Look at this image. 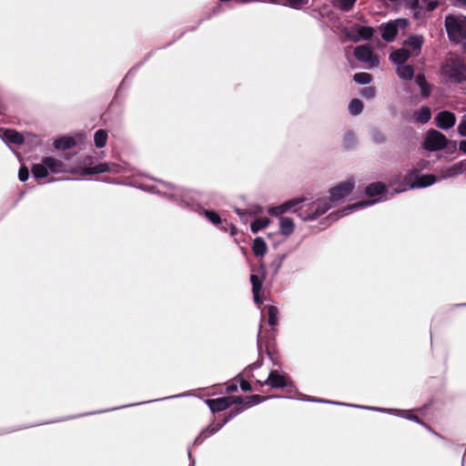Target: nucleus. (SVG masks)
Instances as JSON below:
<instances>
[{
    "instance_id": "1",
    "label": "nucleus",
    "mask_w": 466,
    "mask_h": 466,
    "mask_svg": "<svg viewBox=\"0 0 466 466\" xmlns=\"http://www.w3.org/2000/svg\"><path fill=\"white\" fill-rule=\"evenodd\" d=\"M299 204L294 212L303 221L316 220L334 207L328 196L315 199L297 198Z\"/></svg>"
},
{
    "instance_id": "2",
    "label": "nucleus",
    "mask_w": 466,
    "mask_h": 466,
    "mask_svg": "<svg viewBox=\"0 0 466 466\" xmlns=\"http://www.w3.org/2000/svg\"><path fill=\"white\" fill-rule=\"evenodd\" d=\"M441 74L451 84L466 81V59L457 55L448 57L441 66Z\"/></svg>"
},
{
    "instance_id": "3",
    "label": "nucleus",
    "mask_w": 466,
    "mask_h": 466,
    "mask_svg": "<svg viewBox=\"0 0 466 466\" xmlns=\"http://www.w3.org/2000/svg\"><path fill=\"white\" fill-rule=\"evenodd\" d=\"M32 173L35 178H45L49 174L60 173H77L75 169L66 167V165L61 159L54 157H45L40 163L35 164L32 167Z\"/></svg>"
},
{
    "instance_id": "4",
    "label": "nucleus",
    "mask_w": 466,
    "mask_h": 466,
    "mask_svg": "<svg viewBox=\"0 0 466 466\" xmlns=\"http://www.w3.org/2000/svg\"><path fill=\"white\" fill-rule=\"evenodd\" d=\"M456 147V141H450L445 135L435 129L428 130L423 141V147L429 151H438L445 147H450L453 151Z\"/></svg>"
},
{
    "instance_id": "5",
    "label": "nucleus",
    "mask_w": 466,
    "mask_h": 466,
    "mask_svg": "<svg viewBox=\"0 0 466 466\" xmlns=\"http://www.w3.org/2000/svg\"><path fill=\"white\" fill-rule=\"evenodd\" d=\"M126 172L124 167L118 166L115 163H99L96 165H94L92 162V157H86L83 162L82 166L80 167V174L81 175H96V174H103V173H114V174H119Z\"/></svg>"
},
{
    "instance_id": "6",
    "label": "nucleus",
    "mask_w": 466,
    "mask_h": 466,
    "mask_svg": "<svg viewBox=\"0 0 466 466\" xmlns=\"http://www.w3.org/2000/svg\"><path fill=\"white\" fill-rule=\"evenodd\" d=\"M445 28L451 41L460 42L466 39V16L447 15Z\"/></svg>"
},
{
    "instance_id": "7",
    "label": "nucleus",
    "mask_w": 466,
    "mask_h": 466,
    "mask_svg": "<svg viewBox=\"0 0 466 466\" xmlns=\"http://www.w3.org/2000/svg\"><path fill=\"white\" fill-rule=\"evenodd\" d=\"M358 182V177L355 176H351L344 180L339 181L334 187H330L329 190L328 197L329 198L333 205L349 197L353 192Z\"/></svg>"
},
{
    "instance_id": "8",
    "label": "nucleus",
    "mask_w": 466,
    "mask_h": 466,
    "mask_svg": "<svg viewBox=\"0 0 466 466\" xmlns=\"http://www.w3.org/2000/svg\"><path fill=\"white\" fill-rule=\"evenodd\" d=\"M409 25V21L406 18H398L391 20L385 25H380V36L386 42H391L394 40L398 30L405 29Z\"/></svg>"
},
{
    "instance_id": "9",
    "label": "nucleus",
    "mask_w": 466,
    "mask_h": 466,
    "mask_svg": "<svg viewBox=\"0 0 466 466\" xmlns=\"http://www.w3.org/2000/svg\"><path fill=\"white\" fill-rule=\"evenodd\" d=\"M157 192L164 194L165 196L170 198L171 199L175 201H179L181 203H184L185 205L188 206L190 204L186 197V192L183 189L176 187L170 184L161 183L157 187Z\"/></svg>"
},
{
    "instance_id": "10",
    "label": "nucleus",
    "mask_w": 466,
    "mask_h": 466,
    "mask_svg": "<svg viewBox=\"0 0 466 466\" xmlns=\"http://www.w3.org/2000/svg\"><path fill=\"white\" fill-rule=\"evenodd\" d=\"M345 35L350 40L358 42L371 37L373 30L370 26L353 25L345 30Z\"/></svg>"
},
{
    "instance_id": "11",
    "label": "nucleus",
    "mask_w": 466,
    "mask_h": 466,
    "mask_svg": "<svg viewBox=\"0 0 466 466\" xmlns=\"http://www.w3.org/2000/svg\"><path fill=\"white\" fill-rule=\"evenodd\" d=\"M260 385H269L272 388H284L290 385V380L288 376L279 373L278 370L270 371L265 381H258Z\"/></svg>"
},
{
    "instance_id": "12",
    "label": "nucleus",
    "mask_w": 466,
    "mask_h": 466,
    "mask_svg": "<svg viewBox=\"0 0 466 466\" xmlns=\"http://www.w3.org/2000/svg\"><path fill=\"white\" fill-rule=\"evenodd\" d=\"M240 402V398L235 397H223L214 400H207L206 403L212 412H218L225 410L233 403Z\"/></svg>"
},
{
    "instance_id": "13",
    "label": "nucleus",
    "mask_w": 466,
    "mask_h": 466,
    "mask_svg": "<svg viewBox=\"0 0 466 466\" xmlns=\"http://www.w3.org/2000/svg\"><path fill=\"white\" fill-rule=\"evenodd\" d=\"M434 121L439 128L447 130L456 124V116L451 111L444 110L436 115Z\"/></svg>"
},
{
    "instance_id": "14",
    "label": "nucleus",
    "mask_w": 466,
    "mask_h": 466,
    "mask_svg": "<svg viewBox=\"0 0 466 466\" xmlns=\"http://www.w3.org/2000/svg\"><path fill=\"white\" fill-rule=\"evenodd\" d=\"M356 58L369 66L375 65V56L367 46H360L354 51Z\"/></svg>"
},
{
    "instance_id": "15",
    "label": "nucleus",
    "mask_w": 466,
    "mask_h": 466,
    "mask_svg": "<svg viewBox=\"0 0 466 466\" xmlns=\"http://www.w3.org/2000/svg\"><path fill=\"white\" fill-rule=\"evenodd\" d=\"M299 202L300 201L298 200L297 198L290 199L279 206L270 208L268 209V214L271 216H276V217H279V218L283 217L282 215L289 210H292L294 212V209L297 208Z\"/></svg>"
},
{
    "instance_id": "16",
    "label": "nucleus",
    "mask_w": 466,
    "mask_h": 466,
    "mask_svg": "<svg viewBox=\"0 0 466 466\" xmlns=\"http://www.w3.org/2000/svg\"><path fill=\"white\" fill-rule=\"evenodd\" d=\"M0 137L5 143H13L16 145H21L25 141L24 136L13 129H0Z\"/></svg>"
},
{
    "instance_id": "17",
    "label": "nucleus",
    "mask_w": 466,
    "mask_h": 466,
    "mask_svg": "<svg viewBox=\"0 0 466 466\" xmlns=\"http://www.w3.org/2000/svg\"><path fill=\"white\" fill-rule=\"evenodd\" d=\"M375 203H376V200H372V201H360L358 203L349 205L345 208H343L341 211H339V217H343L344 215L354 212L360 208L369 207ZM332 216L335 217V219H337L339 218V215H337V214H331L330 217H332Z\"/></svg>"
},
{
    "instance_id": "18",
    "label": "nucleus",
    "mask_w": 466,
    "mask_h": 466,
    "mask_svg": "<svg viewBox=\"0 0 466 466\" xmlns=\"http://www.w3.org/2000/svg\"><path fill=\"white\" fill-rule=\"evenodd\" d=\"M263 276H258L256 274H252L250 276V281L252 284V292L254 296V300L257 304H259L260 301V291L262 289V284H263Z\"/></svg>"
},
{
    "instance_id": "19",
    "label": "nucleus",
    "mask_w": 466,
    "mask_h": 466,
    "mask_svg": "<svg viewBox=\"0 0 466 466\" xmlns=\"http://www.w3.org/2000/svg\"><path fill=\"white\" fill-rule=\"evenodd\" d=\"M295 230V223L292 218L288 217L279 218V232L285 237L290 236Z\"/></svg>"
},
{
    "instance_id": "20",
    "label": "nucleus",
    "mask_w": 466,
    "mask_h": 466,
    "mask_svg": "<svg viewBox=\"0 0 466 466\" xmlns=\"http://www.w3.org/2000/svg\"><path fill=\"white\" fill-rule=\"evenodd\" d=\"M415 82L420 88L421 96L428 97L431 92V86L427 82L424 74H418L415 77Z\"/></svg>"
},
{
    "instance_id": "21",
    "label": "nucleus",
    "mask_w": 466,
    "mask_h": 466,
    "mask_svg": "<svg viewBox=\"0 0 466 466\" xmlns=\"http://www.w3.org/2000/svg\"><path fill=\"white\" fill-rule=\"evenodd\" d=\"M252 251L256 257H264L268 251V246L262 238H256L252 243Z\"/></svg>"
},
{
    "instance_id": "22",
    "label": "nucleus",
    "mask_w": 466,
    "mask_h": 466,
    "mask_svg": "<svg viewBox=\"0 0 466 466\" xmlns=\"http://www.w3.org/2000/svg\"><path fill=\"white\" fill-rule=\"evenodd\" d=\"M436 181V177L434 175H422L418 177L414 182H412L410 187H425L432 185Z\"/></svg>"
},
{
    "instance_id": "23",
    "label": "nucleus",
    "mask_w": 466,
    "mask_h": 466,
    "mask_svg": "<svg viewBox=\"0 0 466 466\" xmlns=\"http://www.w3.org/2000/svg\"><path fill=\"white\" fill-rule=\"evenodd\" d=\"M389 188H392V191H393L391 193V196H392L393 194H398V193L405 191L407 187L404 184L399 185L398 187H393L392 185H390V187H387L385 184L380 182V201H383V200H386L389 198V197H388Z\"/></svg>"
},
{
    "instance_id": "24",
    "label": "nucleus",
    "mask_w": 466,
    "mask_h": 466,
    "mask_svg": "<svg viewBox=\"0 0 466 466\" xmlns=\"http://www.w3.org/2000/svg\"><path fill=\"white\" fill-rule=\"evenodd\" d=\"M413 116L416 122L426 124L431 117V110L429 106H424L419 110L415 111Z\"/></svg>"
},
{
    "instance_id": "25",
    "label": "nucleus",
    "mask_w": 466,
    "mask_h": 466,
    "mask_svg": "<svg viewBox=\"0 0 466 466\" xmlns=\"http://www.w3.org/2000/svg\"><path fill=\"white\" fill-rule=\"evenodd\" d=\"M409 57L410 52L405 49L395 50L390 56V58L399 66L404 65Z\"/></svg>"
},
{
    "instance_id": "26",
    "label": "nucleus",
    "mask_w": 466,
    "mask_h": 466,
    "mask_svg": "<svg viewBox=\"0 0 466 466\" xmlns=\"http://www.w3.org/2000/svg\"><path fill=\"white\" fill-rule=\"evenodd\" d=\"M222 426H223V424H217V425L209 426L196 438L195 442L196 443L202 442L207 437L211 436V435L215 434L216 432H218L222 428Z\"/></svg>"
},
{
    "instance_id": "27",
    "label": "nucleus",
    "mask_w": 466,
    "mask_h": 466,
    "mask_svg": "<svg viewBox=\"0 0 466 466\" xmlns=\"http://www.w3.org/2000/svg\"><path fill=\"white\" fill-rule=\"evenodd\" d=\"M397 72L399 76L405 80H410L414 76V69L410 65L398 66Z\"/></svg>"
},
{
    "instance_id": "28",
    "label": "nucleus",
    "mask_w": 466,
    "mask_h": 466,
    "mask_svg": "<svg viewBox=\"0 0 466 466\" xmlns=\"http://www.w3.org/2000/svg\"><path fill=\"white\" fill-rule=\"evenodd\" d=\"M269 218L266 217L256 218L250 225L251 231L253 233H257L266 228L269 225Z\"/></svg>"
},
{
    "instance_id": "29",
    "label": "nucleus",
    "mask_w": 466,
    "mask_h": 466,
    "mask_svg": "<svg viewBox=\"0 0 466 466\" xmlns=\"http://www.w3.org/2000/svg\"><path fill=\"white\" fill-rule=\"evenodd\" d=\"M75 145V140L74 138L70 137H60L58 139H56L55 142H54V147L56 148V149H67L71 147H73Z\"/></svg>"
},
{
    "instance_id": "30",
    "label": "nucleus",
    "mask_w": 466,
    "mask_h": 466,
    "mask_svg": "<svg viewBox=\"0 0 466 466\" xmlns=\"http://www.w3.org/2000/svg\"><path fill=\"white\" fill-rule=\"evenodd\" d=\"M357 0H332V5L341 11L347 12L352 9Z\"/></svg>"
},
{
    "instance_id": "31",
    "label": "nucleus",
    "mask_w": 466,
    "mask_h": 466,
    "mask_svg": "<svg viewBox=\"0 0 466 466\" xmlns=\"http://www.w3.org/2000/svg\"><path fill=\"white\" fill-rule=\"evenodd\" d=\"M95 145L101 148L104 147L107 141V133L103 129H98L94 135Z\"/></svg>"
},
{
    "instance_id": "32",
    "label": "nucleus",
    "mask_w": 466,
    "mask_h": 466,
    "mask_svg": "<svg viewBox=\"0 0 466 466\" xmlns=\"http://www.w3.org/2000/svg\"><path fill=\"white\" fill-rule=\"evenodd\" d=\"M362 109L363 104L358 98L352 99L349 104V111L352 116L360 115L362 112Z\"/></svg>"
},
{
    "instance_id": "33",
    "label": "nucleus",
    "mask_w": 466,
    "mask_h": 466,
    "mask_svg": "<svg viewBox=\"0 0 466 466\" xmlns=\"http://www.w3.org/2000/svg\"><path fill=\"white\" fill-rule=\"evenodd\" d=\"M268 324L270 326H276L279 321V309L275 306H268Z\"/></svg>"
},
{
    "instance_id": "34",
    "label": "nucleus",
    "mask_w": 466,
    "mask_h": 466,
    "mask_svg": "<svg viewBox=\"0 0 466 466\" xmlns=\"http://www.w3.org/2000/svg\"><path fill=\"white\" fill-rule=\"evenodd\" d=\"M266 398H261L258 395H252V396L246 398L244 400H242L240 399L239 403H244L246 408H249V407H252V406L263 401Z\"/></svg>"
},
{
    "instance_id": "35",
    "label": "nucleus",
    "mask_w": 466,
    "mask_h": 466,
    "mask_svg": "<svg viewBox=\"0 0 466 466\" xmlns=\"http://www.w3.org/2000/svg\"><path fill=\"white\" fill-rule=\"evenodd\" d=\"M353 79L358 84L366 85L371 81V76L369 73L361 72L355 74Z\"/></svg>"
},
{
    "instance_id": "36",
    "label": "nucleus",
    "mask_w": 466,
    "mask_h": 466,
    "mask_svg": "<svg viewBox=\"0 0 466 466\" xmlns=\"http://www.w3.org/2000/svg\"><path fill=\"white\" fill-rule=\"evenodd\" d=\"M309 0H284L283 5L293 9H300L308 5Z\"/></svg>"
},
{
    "instance_id": "37",
    "label": "nucleus",
    "mask_w": 466,
    "mask_h": 466,
    "mask_svg": "<svg viewBox=\"0 0 466 466\" xmlns=\"http://www.w3.org/2000/svg\"><path fill=\"white\" fill-rule=\"evenodd\" d=\"M204 215L214 225H218L221 223L219 215L213 210H205Z\"/></svg>"
},
{
    "instance_id": "38",
    "label": "nucleus",
    "mask_w": 466,
    "mask_h": 466,
    "mask_svg": "<svg viewBox=\"0 0 466 466\" xmlns=\"http://www.w3.org/2000/svg\"><path fill=\"white\" fill-rule=\"evenodd\" d=\"M365 194L369 197H375L379 195V183H371L365 188Z\"/></svg>"
},
{
    "instance_id": "39",
    "label": "nucleus",
    "mask_w": 466,
    "mask_h": 466,
    "mask_svg": "<svg viewBox=\"0 0 466 466\" xmlns=\"http://www.w3.org/2000/svg\"><path fill=\"white\" fill-rule=\"evenodd\" d=\"M285 258H286V255L282 254V255L278 256L272 261L271 267L274 268L275 272H278L281 268L283 261L285 260Z\"/></svg>"
},
{
    "instance_id": "40",
    "label": "nucleus",
    "mask_w": 466,
    "mask_h": 466,
    "mask_svg": "<svg viewBox=\"0 0 466 466\" xmlns=\"http://www.w3.org/2000/svg\"><path fill=\"white\" fill-rule=\"evenodd\" d=\"M361 96L365 98H372L376 95V88L373 86H366L361 89Z\"/></svg>"
},
{
    "instance_id": "41",
    "label": "nucleus",
    "mask_w": 466,
    "mask_h": 466,
    "mask_svg": "<svg viewBox=\"0 0 466 466\" xmlns=\"http://www.w3.org/2000/svg\"><path fill=\"white\" fill-rule=\"evenodd\" d=\"M457 130L461 136L466 137V115H464L461 117V120L457 127Z\"/></svg>"
},
{
    "instance_id": "42",
    "label": "nucleus",
    "mask_w": 466,
    "mask_h": 466,
    "mask_svg": "<svg viewBox=\"0 0 466 466\" xmlns=\"http://www.w3.org/2000/svg\"><path fill=\"white\" fill-rule=\"evenodd\" d=\"M426 5L427 11H433L439 5L438 0H421Z\"/></svg>"
},
{
    "instance_id": "43",
    "label": "nucleus",
    "mask_w": 466,
    "mask_h": 466,
    "mask_svg": "<svg viewBox=\"0 0 466 466\" xmlns=\"http://www.w3.org/2000/svg\"><path fill=\"white\" fill-rule=\"evenodd\" d=\"M409 45L412 46L413 49H420L422 45V41L416 36L410 37L409 40Z\"/></svg>"
},
{
    "instance_id": "44",
    "label": "nucleus",
    "mask_w": 466,
    "mask_h": 466,
    "mask_svg": "<svg viewBox=\"0 0 466 466\" xmlns=\"http://www.w3.org/2000/svg\"><path fill=\"white\" fill-rule=\"evenodd\" d=\"M18 177L21 181H25L29 177V171L25 167H22L18 172Z\"/></svg>"
},
{
    "instance_id": "45",
    "label": "nucleus",
    "mask_w": 466,
    "mask_h": 466,
    "mask_svg": "<svg viewBox=\"0 0 466 466\" xmlns=\"http://www.w3.org/2000/svg\"><path fill=\"white\" fill-rule=\"evenodd\" d=\"M406 5L413 10L420 8L419 0H405Z\"/></svg>"
},
{
    "instance_id": "46",
    "label": "nucleus",
    "mask_w": 466,
    "mask_h": 466,
    "mask_svg": "<svg viewBox=\"0 0 466 466\" xmlns=\"http://www.w3.org/2000/svg\"><path fill=\"white\" fill-rule=\"evenodd\" d=\"M451 175H456L461 172V163L455 164L451 169Z\"/></svg>"
},
{
    "instance_id": "47",
    "label": "nucleus",
    "mask_w": 466,
    "mask_h": 466,
    "mask_svg": "<svg viewBox=\"0 0 466 466\" xmlns=\"http://www.w3.org/2000/svg\"><path fill=\"white\" fill-rule=\"evenodd\" d=\"M240 388L244 390V391H250L251 390V386L250 384L246 381V380H243L241 383H240Z\"/></svg>"
},
{
    "instance_id": "48",
    "label": "nucleus",
    "mask_w": 466,
    "mask_h": 466,
    "mask_svg": "<svg viewBox=\"0 0 466 466\" xmlns=\"http://www.w3.org/2000/svg\"><path fill=\"white\" fill-rule=\"evenodd\" d=\"M459 149L466 154V140H461L460 142Z\"/></svg>"
},
{
    "instance_id": "49",
    "label": "nucleus",
    "mask_w": 466,
    "mask_h": 466,
    "mask_svg": "<svg viewBox=\"0 0 466 466\" xmlns=\"http://www.w3.org/2000/svg\"><path fill=\"white\" fill-rule=\"evenodd\" d=\"M301 400H308V401H317V402H327L326 400H318V399H315V398H309V397H305V398H300Z\"/></svg>"
},
{
    "instance_id": "50",
    "label": "nucleus",
    "mask_w": 466,
    "mask_h": 466,
    "mask_svg": "<svg viewBox=\"0 0 466 466\" xmlns=\"http://www.w3.org/2000/svg\"><path fill=\"white\" fill-rule=\"evenodd\" d=\"M334 403L338 404V405H347V406H351V407H356V408H360V409H368L367 407H364V406L350 405V404H345L342 402H334Z\"/></svg>"
},
{
    "instance_id": "51",
    "label": "nucleus",
    "mask_w": 466,
    "mask_h": 466,
    "mask_svg": "<svg viewBox=\"0 0 466 466\" xmlns=\"http://www.w3.org/2000/svg\"><path fill=\"white\" fill-rule=\"evenodd\" d=\"M458 5L465 6L466 5V0H456Z\"/></svg>"
},
{
    "instance_id": "52",
    "label": "nucleus",
    "mask_w": 466,
    "mask_h": 466,
    "mask_svg": "<svg viewBox=\"0 0 466 466\" xmlns=\"http://www.w3.org/2000/svg\"><path fill=\"white\" fill-rule=\"evenodd\" d=\"M410 419H411V420H415L417 422H420V418L418 416H416V415L410 416Z\"/></svg>"
},
{
    "instance_id": "53",
    "label": "nucleus",
    "mask_w": 466,
    "mask_h": 466,
    "mask_svg": "<svg viewBox=\"0 0 466 466\" xmlns=\"http://www.w3.org/2000/svg\"><path fill=\"white\" fill-rule=\"evenodd\" d=\"M141 188L145 189V190H153L154 187H142V186H139Z\"/></svg>"
},
{
    "instance_id": "54",
    "label": "nucleus",
    "mask_w": 466,
    "mask_h": 466,
    "mask_svg": "<svg viewBox=\"0 0 466 466\" xmlns=\"http://www.w3.org/2000/svg\"><path fill=\"white\" fill-rule=\"evenodd\" d=\"M236 389H237V386H236V385H232V386H230V387H228V390L229 391H233V390H235Z\"/></svg>"
},
{
    "instance_id": "55",
    "label": "nucleus",
    "mask_w": 466,
    "mask_h": 466,
    "mask_svg": "<svg viewBox=\"0 0 466 466\" xmlns=\"http://www.w3.org/2000/svg\"><path fill=\"white\" fill-rule=\"evenodd\" d=\"M237 212H238V214L239 215L240 218H244L245 212H242L240 210H238Z\"/></svg>"
},
{
    "instance_id": "56",
    "label": "nucleus",
    "mask_w": 466,
    "mask_h": 466,
    "mask_svg": "<svg viewBox=\"0 0 466 466\" xmlns=\"http://www.w3.org/2000/svg\"><path fill=\"white\" fill-rule=\"evenodd\" d=\"M236 228H233L232 230H231V234L234 235L236 233Z\"/></svg>"
},
{
    "instance_id": "57",
    "label": "nucleus",
    "mask_w": 466,
    "mask_h": 466,
    "mask_svg": "<svg viewBox=\"0 0 466 466\" xmlns=\"http://www.w3.org/2000/svg\"><path fill=\"white\" fill-rule=\"evenodd\" d=\"M258 367V365H257L256 363L252 365V368H257Z\"/></svg>"
},
{
    "instance_id": "58",
    "label": "nucleus",
    "mask_w": 466,
    "mask_h": 466,
    "mask_svg": "<svg viewBox=\"0 0 466 466\" xmlns=\"http://www.w3.org/2000/svg\"><path fill=\"white\" fill-rule=\"evenodd\" d=\"M227 422H228V420H225L223 421V423H222V424L224 425V424H226Z\"/></svg>"
},
{
    "instance_id": "59",
    "label": "nucleus",
    "mask_w": 466,
    "mask_h": 466,
    "mask_svg": "<svg viewBox=\"0 0 466 466\" xmlns=\"http://www.w3.org/2000/svg\"><path fill=\"white\" fill-rule=\"evenodd\" d=\"M227 422H228V420H225L223 421V423H222V424L224 425V424H226Z\"/></svg>"
},
{
    "instance_id": "60",
    "label": "nucleus",
    "mask_w": 466,
    "mask_h": 466,
    "mask_svg": "<svg viewBox=\"0 0 466 466\" xmlns=\"http://www.w3.org/2000/svg\"><path fill=\"white\" fill-rule=\"evenodd\" d=\"M227 422H228V420H225L223 421V423H222V424L224 425V424H226Z\"/></svg>"
}]
</instances>
